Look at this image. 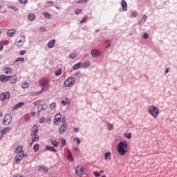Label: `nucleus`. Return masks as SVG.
Listing matches in <instances>:
<instances>
[{"label": "nucleus", "instance_id": "e2e57ef3", "mask_svg": "<svg viewBox=\"0 0 177 177\" xmlns=\"http://www.w3.org/2000/svg\"><path fill=\"white\" fill-rule=\"evenodd\" d=\"M62 123H63V125H64V124H67L66 123V118H62Z\"/></svg>", "mask_w": 177, "mask_h": 177}, {"label": "nucleus", "instance_id": "09e8293b", "mask_svg": "<svg viewBox=\"0 0 177 177\" xmlns=\"http://www.w3.org/2000/svg\"><path fill=\"white\" fill-rule=\"evenodd\" d=\"M93 175H95V176L96 177H99L100 176V173L97 172V171H93Z\"/></svg>", "mask_w": 177, "mask_h": 177}, {"label": "nucleus", "instance_id": "a18cd8bd", "mask_svg": "<svg viewBox=\"0 0 177 177\" xmlns=\"http://www.w3.org/2000/svg\"><path fill=\"white\" fill-rule=\"evenodd\" d=\"M16 62H24V57H19V58H17L16 60H15Z\"/></svg>", "mask_w": 177, "mask_h": 177}, {"label": "nucleus", "instance_id": "49530a36", "mask_svg": "<svg viewBox=\"0 0 177 177\" xmlns=\"http://www.w3.org/2000/svg\"><path fill=\"white\" fill-rule=\"evenodd\" d=\"M146 20H147V16L146 15H143L142 19H141V21H146Z\"/></svg>", "mask_w": 177, "mask_h": 177}, {"label": "nucleus", "instance_id": "a878e982", "mask_svg": "<svg viewBox=\"0 0 177 177\" xmlns=\"http://www.w3.org/2000/svg\"><path fill=\"white\" fill-rule=\"evenodd\" d=\"M24 151H23V147H21V145H19L16 149H15V153H22Z\"/></svg>", "mask_w": 177, "mask_h": 177}, {"label": "nucleus", "instance_id": "7ed1b4c3", "mask_svg": "<svg viewBox=\"0 0 177 177\" xmlns=\"http://www.w3.org/2000/svg\"><path fill=\"white\" fill-rule=\"evenodd\" d=\"M40 84L41 86V91H49V88H50V86H49V80H41Z\"/></svg>", "mask_w": 177, "mask_h": 177}, {"label": "nucleus", "instance_id": "b1692460", "mask_svg": "<svg viewBox=\"0 0 177 177\" xmlns=\"http://www.w3.org/2000/svg\"><path fill=\"white\" fill-rule=\"evenodd\" d=\"M48 107V105H46V104H40L38 106V109H40V111H42L44 110H46V108Z\"/></svg>", "mask_w": 177, "mask_h": 177}, {"label": "nucleus", "instance_id": "f257e3e1", "mask_svg": "<svg viewBox=\"0 0 177 177\" xmlns=\"http://www.w3.org/2000/svg\"><path fill=\"white\" fill-rule=\"evenodd\" d=\"M116 149L120 156H125L128 153V145L125 142H119Z\"/></svg>", "mask_w": 177, "mask_h": 177}, {"label": "nucleus", "instance_id": "39448f33", "mask_svg": "<svg viewBox=\"0 0 177 177\" xmlns=\"http://www.w3.org/2000/svg\"><path fill=\"white\" fill-rule=\"evenodd\" d=\"M75 84V79L73 77H71L65 80L64 85L67 88H70L72 85Z\"/></svg>", "mask_w": 177, "mask_h": 177}, {"label": "nucleus", "instance_id": "bf43d9fd", "mask_svg": "<svg viewBox=\"0 0 177 177\" xmlns=\"http://www.w3.org/2000/svg\"><path fill=\"white\" fill-rule=\"evenodd\" d=\"M131 15H132L133 17H136V16H138V13L136 12H133L131 14Z\"/></svg>", "mask_w": 177, "mask_h": 177}, {"label": "nucleus", "instance_id": "412c9836", "mask_svg": "<svg viewBox=\"0 0 177 177\" xmlns=\"http://www.w3.org/2000/svg\"><path fill=\"white\" fill-rule=\"evenodd\" d=\"M23 106H24V102H19L14 106L13 110H18V109L23 107Z\"/></svg>", "mask_w": 177, "mask_h": 177}, {"label": "nucleus", "instance_id": "423d86ee", "mask_svg": "<svg viewBox=\"0 0 177 177\" xmlns=\"http://www.w3.org/2000/svg\"><path fill=\"white\" fill-rule=\"evenodd\" d=\"M12 122V115L10 114H7L4 116L3 119V125H9Z\"/></svg>", "mask_w": 177, "mask_h": 177}, {"label": "nucleus", "instance_id": "393cba45", "mask_svg": "<svg viewBox=\"0 0 177 177\" xmlns=\"http://www.w3.org/2000/svg\"><path fill=\"white\" fill-rule=\"evenodd\" d=\"M82 62H79L73 66V70H78V68H80V67H82Z\"/></svg>", "mask_w": 177, "mask_h": 177}, {"label": "nucleus", "instance_id": "4d7b16f0", "mask_svg": "<svg viewBox=\"0 0 177 177\" xmlns=\"http://www.w3.org/2000/svg\"><path fill=\"white\" fill-rule=\"evenodd\" d=\"M0 50H3V44L0 42Z\"/></svg>", "mask_w": 177, "mask_h": 177}, {"label": "nucleus", "instance_id": "dca6fc26", "mask_svg": "<svg viewBox=\"0 0 177 177\" xmlns=\"http://www.w3.org/2000/svg\"><path fill=\"white\" fill-rule=\"evenodd\" d=\"M15 34H16V30L15 29H10L7 31L8 37H14Z\"/></svg>", "mask_w": 177, "mask_h": 177}, {"label": "nucleus", "instance_id": "338daca9", "mask_svg": "<svg viewBox=\"0 0 177 177\" xmlns=\"http://www.w3.org/2000/svg\"><path fill=\"white\" fill-rule=\"evenodd\" d=\"M0 117H3V113H2V111H0Z\"/></svg>", "mask_w": 177, "mask_h": 177}, {"label": "nucleus", "instance_id": "864d4df0", "mask_svg": "<svg viewBox=\"0 0 177 177\" xmlns=\"http://www.w3.org/2000/svg\"><path fill=\"white\" fill-rule=\"evenodd\" d=\"M51 109H55L56 107V102H53L50 104Z\"/></svg>", "mask_w": 177, "mask_h": 177}, {"label": "nucleus", "instance_id": "ddd939ff", "mask_svg": "<svg viewBox=\"0 0 177 177\" xmlns=\"http://www.w3.org/2000/svg\"><path fill=\"white\" fill-rule=\"evenodd\" d=\"M24 157V152H19L17 154L15 157L16 161H20Z\"/></svg>", "mask_w": 177, "mask_h": 177}, {"label": "nucleus", "instance_id": "2f4dec72", "mask_svg": "<svg viewBox=\"0 0 177 177\" xmlns=\"http://www.w3.org/2000/svg\"><path fill=\"white\" fill-rule=\"evenodd\" d=\"M43 15L46 19H50L52 17V15L48 12H44Z\"/></svg>", "mask_w": 177, "mask_h": 177}, {"label": "nucleus", "instance_id": "1a4fd4ad", "mask_svg": "<svg viewBox=\"0 0 177 177\" xmlns=\"http://www.w3.org/2000/svg\"><path fill=\"white\" fill-rule=\"evenodd\" d=\"M62 120V115H60V113H57L54 118V123L56 125H59V123Z\"/></svg>", "mask_w": 177, "mask_h": 177}, {"label": "nucleus", "instance_id": "0e129e2a", "mask_svg": "<svg viewBox=\"0 0 177 177\" xmlns=\"http://www.w3.org/2000/svg\"><path fill=\"white\" fill-rule=\"evenodd\" d=\"M41 111H41V109H39V110L37 111V117H39V114H41Z\"/></svg>", "mask_w": 177, "mask_h": 177}, {"label": "nucleus", "instance_id": "5fc2aeb1", "mask_svg": "<svg viewBox=\"0 0 177 177\" xmlns=\"http://www.w3.org/2000/svg\"><path fill=\"white\" fill-rule=\"evenodd\" d=\"M21 3H24V5H26V3H27V2H28V0H20Z\"/></svg>", "mask_w": 177, "mask_h": 177}, {"label": "nucleus", "instance_id": "5701e85b", "mask_svg": "<svg viewBox=\"0 0 177 177\" xmlns=\"http://www.w3.org/2000/svg\"><path fill=\"white\" fill-rule=\"evenodd\" d=\"M3 71L5 74H12V68H10V67H5L3 68Z\"/></svg>", "mask_w": 177, "mask_h": 177}, {"label": "nucleus", "instance_id": "f8f14e48", "mask_svg": "<svg viewBox=\"0 0 177 177\" xmlns=\"http://www.w3.org/2000/svg\"><path fill=\"white\" fill-rule=\"evenodd\" d=\"M91 53L93 57H97L98 56H100V51L99 50H93Z\"/></svg>", "mask_w": 177, "mask_h": 177}, {"label": "nucleus", "instance_id": "ea45409f", "mask_svg": "<svg viewBox=\"0 0 177 177\" xmlns=\"http://www.w3.org/2000/svg\"><path fill=\"white\" fill-rule=\"evenodd\" d=\"M107 127H108V129H109V131H111V129H113L114 128V126H113V124L109 123V124H107Z\"/></svg>", "mask_w": 177, "mask_h": 177}, {"label": "nucleus", "instance_id": "9b49d317", "mask_svg": "<svg viewBox=\"0 0 177 177\" xmlns=\"http://www.w3.org/2000/svg\"><path fill=\"white\" fill-rule=\"evenodd\" d=\"M121 5L123 12H127L128 10V4H127V1H125V0H122Z\"/></svg>", "mask_w": 177, "mask_h": 177}, {"label": "nucleus", "instance_id": "6e6d98bb", "mask_svg": "<svg viewBox=\"0 0 177 177\" xmlns=\"http://www.w3.org/2000/svg\"><path fill=\"white\" fill-rule=\"evenodd\" d=\"M143 38L144 39H147V38H149V35H147V33H145L143 35Z\"/></svg>", "mask_w": 177, "mask_h": 177}, {"label": "nucleus", "instance_id": "f03ea898", "mask_svg": "<svg viewBox=\"0 0 177 177\" xmlns=\"http://www.w3.org/2000/svg\"><path fill=\"white\" fill-rule=\"evenodd\" d=\"M148 112L152 117H154V118H157L158 117V114H160V111L158 110V108H157L154 105H151L149 106Z\"/></svg>", "mask_w": 177, "mask_h": 177}, {"label": "nucleus", "instance_id": "c85d7f7f", "mask_svg": "<svg viewBox=\"0 0 177 177\" xmlns=\"http://www.w3.org/2000/svg\"><path fill=\"white\" fill-rule=\"evenodd\" d=\"M39 171H44V172H48V167L46 166H40L39 167Z\"/></svg>", "mask_w": 177, "mask_h": 177}, {"label": "nucleus", "instance_id": "a211bd4d", "mask_svg": "<svg viewBox=\"0 0 177 177\" xmlns=\"http://www.w3.org/2000/svg\"><path fill=\"white\" fill-rule=\"evenodd\" d=\"M38 132H39L38 127L37 125H34L32 129L31 135L37 134L38 133Z\"/></svg>", "mask_w": 177, "mask_h": 177}, {"label": "nucleus", "instance_id": "a19ab883", "mask_svg": "<svg viewBox=\"0 0 177 177\" xmlns=\"http://www.w3.org/2000/svg\"><path fill=\"white\" fill-rule=\"evenodd\" d=\"M86 20H88V17L86 16L82 19L80 24H82V23H86Z\"/></svg>", "mask_w": 177, "mask_h": 177}, {"label": "nucleus", "instance_id": "c756f323", "mask_svg": "<svg viewBox=\"0 0 177 177\" xmlns=\"http://www.w3.org/2000/svg\"><path fill=\"white\" fill-rule=\"evenodd\" d=\"M46 150H50V151H54V153H56L57 150L55 147H50V146H46Z\"/></svg>", "mask_w": 177, "mask_h": 177}, {"label": "nucleus", "instance_id": "052dcab7", "mask_svg": "<svg viewBox=\"0 0 177 177\" xmlns=\"http://www.w3.org/2000/svg\"><path fill=\"white\" fill-rule=\"evenodd\" d=\"M3 45H9V41L6 40L5 41L3 42Z\"/></svg>", "mask_w": 177, "mask_h": 177}, {"label": "nucleus", "instance_id": "473e14b6", "mask_svg": "<svg viewBox=\"0 0 177 177\" xmlns=\"http://www.w3.org/2000/svg\"><path fill=\"white\" fill-rule=\"evenodd\" d=\"M21 88H23L24 89H27V88H28V84L27 82H24L21 84Z\"/></svg>", "mask_w": 177, "mask_h": 177}, {"label": "nucleus", "instance_id": "f3484780", "mask_svg": "<svg viewBox=\"0 0 177 177\" xmlns=\"http://www.w3.org/2000/svg\"><path fill=\"white\" fill-rule=\"evenodd\" d=\"M32 136V143L34 142H38L39 140V136L38 134H31Z\"/></svg>", "mask_w": 177, "mask_h": 177}, {"label": "nucleus", "instance_id": "680f3d73", "mask_svg": "<svg viewBox=\"0 0 177 177\" xmlns=\"http://www.w3.org/2000/svg\"><path fill=\"white\" fill-rule=\"evenodd\" d=\"M31 115L32 117H35V115H37V112H32Z\"/></svg>", "mask_w": 177, "mask_h": 177}, {"label": "nucleus", "instance_id": "37998d69", "mask_svg": "<svg viewBox=\"0 0 177 177\" xmlns=\"http://www.w3.org/2000/svg\"><path fill=\"white\" fill-rule=\"evenodd\" d=\"M75 15H80V13H82V10H81V9H77V10L75 11Z\"/></svg>", "mask_w": 177, "mask_h": 177}, {"label": "nucleus", "instance_id": "8fccbe9b", "mask_svg": "<svg viewBox=\"0 0 177 177\" xmlns=\"http://www.w3.org/2000/svg\"><path fill=\"white\" fill-rule=\"evenodd\" d=\"M45 120H46L45 117L40 118V120H39L40 124L45 122Z\"/></svg>", "mask_w": 177, "mask_h": 177}, {"label": "nucleus", "instance_id": "9d476101", "mask_svg": "<svg viewBox=\"0 0 177 177\" xmlns=\"http://www.w3.org/2000/svg\"><path fill=\"white\" fill-rule=\"evenodd\" d=\"M66 131H67V124L64 123V124H62L59 129V133L63 135Z\"/></svg>", "mask_w": 177, "mask_h": 177}, {"label": "nucleus", "instance_id": "4c0bfd02", "mask_svg": "<svg viewBox=\"0 0 177 177\" xmlns=\"http://www.w3.org/2000/svg\"><path fill=\"white\" fill-rule=\"evenodd\" d=\"M125 138L127 139H131L132 138V133H125L124 134Z\"/></svg>", "mask_w": 177, "mask_h": 177}, {"label": "nucleus", "instance_id": "4be33fe9", "mask_svg": "<svg viewBox=\"0 0 177 177\" xmlns=\"http://www.w3.org/2000/svg\"><path fill=\"white\" fill-rule=\"evenodd\" d=\"M28 19L30 20V21H34V20H35V15L30 13L28 15Z\"/></svg>", "mask_w": 177, "mask_h": 177}, {"label": "nucleus", "instance_id": "4468645a", "mask_svg": "<svg viewBox=\"0 0 177 177\" xmlns=\"http://www.w3.org/2000/svg\"><path fill=\"white\" fill-rule=\"evenodd\" d=\"M0 81L1 82H8V81H9V76L1 75L0 76Z\"/></svg>", "mask_w": 177, "mask_h": 177}, {"label": "nucleus", "instance_id": "603ef678", "mask_svg": "<svg viewBox=\"0 0 177 177\" xmlns=\"http://www.w3.org/2000/svg\"><path fill=\"white\" fill-rule=\"evenodd\" d=\"M61 103L64 104V106H66V104H69L70 102H66V101H61Z\"/></svg>", "mask_w": 177, "mask_h": 177}, {"label": "nucleus", "instance_id": "0eeeda50", "mask_svg": "<svg viewBox=\"0 0 177 177\" xmlns=\"http://www.w3.org/2000/svg\"><path fill=\"white\" fill-rule=\"evenodd\" d=\"M10 93L9 92L2 93L0 95L1 100H6V99H10Z\"/></svg>", "mask_w": 177, "mask_h": 177}, {"label": "nucleus", "instance_id": "c9c22d12", "mask_svg": "<svg viewBox=\"0 0 177 177\" xmlns=\"http://www.w3.org/2000/svg\"><path fill=\"white\" fill-rule=\"evenodd\" d=\"M42 103V100H39L33 102L34 106H38V104H41Z\"/></svg>", "mask_w": 177, "mask_h": 177}, {"label": "nucleus", "instance_id": "de8ad7c7", "mask_svg": "<svg viewBox=\"0 0 177 177\" xmlns=\"http://www.w3.org/2000/svg\"><path fill=\"white\" fill-rule=\"evenodd\" d=\"M73 140H76L77 145H80L81 143V140L78 138H74Z\"/></svg>", "mask_w": 177, "mask_h": 177}, {"label": "nucleus", "instance_id": "13d9d810", "mask_svg": "<svg viewBox=\"0 0 177 177\" xmlns=\"http://www.w3.org/2000/svg\"><path fill=\"white\" fill-rule=\"evenodd\" d=\"M62 147H64V146H66V140H64V139L62 140Z\"/></svg>", "mask_w": 177, "mask_h": 177}, {"label": "nucleus", "instance_id": "e433bc0d", "mask_svg": "<svg viewBox=\"0 0 177 177\" xmlns=\"http://www.w3.org/2000/svg\"><path fill=\"white\" fill-rule=\"evenodd\" d=\"M33 150L35 151H38V150H39V145L38 144L35 145L33 147Z\"/></svg>", "mask_w": 177, "mask_h": 177}, {"label": "nucleus", "instance_id": "69168bd1", "mask_svg": "<svg viewBox=\"0 0 177 177\" xmlns=\"http://www.w3.org/2000/svg\"><path fill=\"white\" fill-rule=\"evenodd\" d=\"M79 131H80V130L78 129V128H75V129H74V132L76 133H78Z\"/></svg>", "mask_w": 177, "mask_h": 177}, {"label": "nucleus", "instance_id": "72a5a7b5", "mask_svg": "<svg viewBox=\"0 0 177 177\" xmlns=\"http://www.w3.org/2000/svg\"><path fill=\"white\" fill-rule=\"evenodd\" d=\"M69 57L70 59H75L77 57V53L70 54Z\"/></svg>", "mask_w": 177, "mask_h": 177}, {"label": "nucleus", "instance_id": "bb28decb", "mask_svg": "<svg viewBox=\"0 0 177 177\" xmlns=\"http://www.w3.org/2000/svg\"><path fill=\"white\" fill-rule=\"evenodd\" d=\"M89 66H91V62H89V61H86L84 63H82V67H84V68L89 67Z\"/></svg>", "mask_w": 177, "mask_h": 177}, {"label": "nucleus", "instance_id": "774afa93", "mask_svg": "<svg viewBox=\"0 0 177 177\" xmlns=\"http://www.w3.org/2000/svg\"><path fill=\"white\" fill-rule=\"evenodd\" d=\"M15 177H23V176H20L19 174H17V175H15Z\"/></svg>", "mask_w": 177, "mask_h": 177}, {"label": "nucleus", "instance_id": "cd10ccee", "mask_svg": "<svg viewBox=\"0 0 177 177\" xmlns=\"http://www.w3.org/2000/svg\"><path fill=\"white\" fill-rule=\"evenodd\" d=\"M68 160L70 161H74V158H73V155L71 154V151L68 149Z\"/></svg>", "mask_w": 177, "mask_h": 177}, {"label": "nucleus", "instance_id": "2eb2a0df", "mask_svg": "<svg viewBox=\"0 0 177 177\" xmlns=\"http://www.w3.org/2000/svg\"><path fill=\"white\" fill-rule=\"evenodd\" d=\"M9 80L11 84H16L17 82V76L16 75L9 76Z\"/></svg>", "mask_w": 177, "mask_h": 177}, {"label": "nucleus", "instance_id": "3c124183", "mask_svg": "<svg viewBox=\"0 0 177 177\" xmlns=\"http://www.w3.org/2000/svg\"><path fill=\"white\" fill-rule=\"evenodd\" d=\"M10 8L15 10V12H17V10H19V9L15 6H10Z\"/></svg>", "mask_w": 177, "mask_h": 177}, {"label": "nucleus", "instance_id": "f704fd0d", "mask_svg": "<svg viewBox=\"0 0 177 177\" xmlns=\"http://www.w3.org/2000/svg\"><path fill=\"white\" fill-rule=\"evenodd\" d=\"M55 75L59 77V75H62V69L59 68L57 71H55Z\"/></svg>", "mask_w": 177, "mask_h": 177}, {"label": "nucleus", "instance_id": "58836bf2", "mask_svg": "<svg viewBox=\"0 0 177 177\" xmlns=\"http://www.w3.org/2000/svg\"><path fill=\"white\" fill-rule=\"evenodd\" d=\"M109 156H111V152H106V153H105L104 159L107 160L109 158Z\"/></svg>", "mask_w": 177, "mask_h": 177}, {"label": "nucleus", "instance_id": "c03bdc74", "mask_svg": "<svg viewBox=\"0 0 177 177\" xmlns=\"http://www.w3.org/2000/svg\"><path fill=\"white\" fill-rule=\"evenodd\" d=\"M26 53H27V50H22L19 52V55H21V56H23V55H26Z\"/></svg>", "mask_w": 177, "mask_h": 177}, {"label": "nucleus", "instance_id": "6e6552de", "mask_svg": "<svg viewBox=\"0 0 177 177\" xmlns=\"http://www.w3.org/2000/svg\"><path fill=\"white\" fill-rule=\"evenodd\" d=\"M24 42H26V37L21 36V39L16 42V46H23V45H24Z\"/></svg>", "mask_w": 177, "mask_h": 177}, {"label": "nucleus", "instance_id": "20e7f679", "mask_svg": "<svg viewBox=\"0 0 177 177\" xmlns=\"http://www.w3.org/2000/svg\"><path fill=\"white\" fill-rule=\"evenodd\" d=\"M75 171L77 176L82 177V175L85 174V170H84V167H82V165H77L75 167Z\"/></svg>", "mask_w": 177, "mask_h": 177}, {"label": "nucleus", "instance_id": "aec40b11", "mask_svg": "<svg viewBox=\"0 0 177 177\" xmlns=\"http://www.w3.org/2000/svg\"><path fill=\"white\" fill-rule=\"evenodd\" d=\"M10 131H11L10 127H6L1 130V135H5V133H9Z\"/></svg>", "mask_w": 177, "mask_h": 177}, {"label": "nucleus", "instance_id": "7c9ffc66", "mask_svg": "<svg viewBox=\"0 0 177 177\" xmlns=\"http://www.w3.org/2000/svg\"><path fill=\"white\" fill-rule=\"evenodd\" d=\"M50 142L51 145L55 146V147H57V146H59V142L56 140H51Z\"/></svg>", "mask_w": 177, "mask_h": 177}, {"label": "nucleus", "instance_id": "6ab92c4d", "mask_svg": "<svg viewBox=\"0 0 177 177\" xmlns=\"http://www.w3.org/2000/svg\"><path fill=\"white\" fill-rule=\"evenodd\" d=\"M55 44H56V40L53 39V40H51L50 41H49L48 43V48H55Z\"/></svg>", "mask_w": 177, "mask_h": 177}, {"label": "nucleus", "instance_id": "79ce46f5", "mask_svg": "<svg viewBox=\"0 0 177 177\" xmlns=\"http://www.w3.org/2000/svg\"><path fill=\"white\" fill-rule=\"evenodd\" d=\"M30 118H31V116L30 115V114H26L25 115V118H24L25 121H29Z\"/></svg>", "mask_w": 177, "mask_h": 177}]
</instances>
